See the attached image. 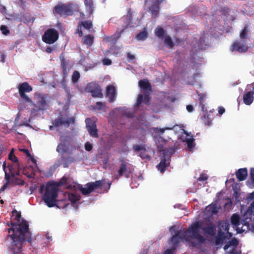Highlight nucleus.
Listing matches in <instances>:
<instances>
[{"label":"nucleus","instance_id":"2f4dec72","mask_svg":"<svg viewBox=\"0 0 254 254\" xmlns=\"http://www.w3.org/2000/svg\"><path fill=\"white\" fill-rule=\"evenodd\" d=\"M163 39H164L165 44L167 47L172 48L174 46L175 44L169 36L166 35Z\"/></svg>","mask_w":254,"mask_h":254},{"label":"nucleus","instance_id":"8fccbe9b","mask_svg":"<svg viewBox=\"0 0 254 254\" xmlns=\"http://www.w3.org/2000/svg\"><path fill=\"white\" fill-rule=\"evenodd\" d=\"M187 110L189 112H191L193 111V107L191 105H188Z\"/></svg>","mask_w":254,"mask_h":254},{"label":"nucleus","instance_id":"c9c22d12","mask_svg":"<svg viewBox=\"0 0 254 254\" xmlns=\"http://www.w3.org/2000/svg\"><path fill=\"white\" fill-rule=\"evenodd\" d=\"M80 77V74L78 71H75L72 76V81L73 82H76L78 81V79Z\"/></svg>","mask_w":254,"mask_h":254},{"label":"nucleus","instance_id":"5701e85b","mask_svg":"<svg viewBox=\"0 0 254 254\" xmlns=\"http://www.w3.org/2000/svg\"><path fill=\"white\" fill-rule=\"evenodd\" d=\"M236 176L240 181L245 180L248 175V171L246 168L239 169L236 173Z\"/></svg>","mask_w":254,"mask_h":254},{"label":"nucleus","instance_id":"20e7f679","mask_svg":"<svg viewBox=\"0 0 254 254\" xmlns=\"http://www.w3.org/2000/svg\"><path fill=\"white\" fill-rule=\"evenodd\" d=\"M49 107V97L46 94L36 92L34 94L32 103H26L25 110L20 109L16 120L22 118L26 123L25 125L28 126V122H30L33 117L39 115V112H44Z\"/></svg>","mask_w":254,"mask_h":254},{"label":"nucleus","instance_id":"a19ab883","mask_svg":"<svg viewBox=\"0 0 254 254\" xmlns=\"http://www.w3.org/2000/svg\"><path fill=\"white\" fill-rule=\"evenodd\" d=\"M0 30L4 35H7L9 33V31L7 27L5 25H1L0 27Z\"/></svg>","mask_w":254,"mask_h":254},{"label":"nucleus","instance_id":"2eb2a0df","mask_svg":"<svg viewBox=\"0 0 254 254\" xmlns=\"http://www.w3.org/2000/svg\"><path fill=\"white\" fill-rule=\"evenodd\" d=\"M101 185H102V182L99 181L95 183L87 184L84 187L79 186V189L83 194L87 195L95 189L97 188Z\"/></svg>","mask_w":254,"mask_h":254},{"label":"nucleus","instance_id":"79ce46f5","mask_svg":"<svg viewBox=\"0 0 254 254\" xmlns=\"http://www.w3.org/2000/svg\"><path fill=\"white\" fill-rule=\"evenodd\" d=\"M208 176L206 174H202L198 179V181H204L207 180Z\"/></svg>","mask_w":254,"mask_h":254},{"label":"nucleus","instance_id":"4468645a","mask_svg":"<svg viewBox=\"0 0 254 254\" xmlns=\"http://www.w3.org/2000/svg\"><path fill=\"white\" fill-rule=\"evenodd\" d=\"M59 37V34L57 31L54 29L47 30L43 36L44 42L48 44L54 43Z\"/></svg>","mask_w":254,"mask_h":254},{"label":"nucleus","instance_id":"a878e982","mask_svg":"<svg viewBox=\"0 0 254 254\" xmlns=\"http://www.w3.org/2000/svg\"><path fill=\"white\" fill-rule=\"evenodd\" d=\"M149 99L150 97L148 94H145L144 96L141 94H139L138 97L136 106H138L142 103L147 104L149 101Z\"/></svg>","mask_w":254,"mask_h":254},{"label":"nucleus","instance_id":"bb28decb","mask_svg":"<svg viewBox=\"0 0 254 254\" xmlns=\"http://www.w3.org/2000/svg\"><path fill=\"white\" fill-rule=\"evenodd\" d=\"M139 86L146 92H148L151 90L150 84L147 80L143 79L139 81Z\"/></svg>","mask_w":254,"mask_h":254},{"label":"nucleus","instance_id":"e433bc0d","mask_svg":"<svg viewBox=\"0 0 254 254\" xmlns=\"http://www.w3.org/2000/svg\"><path fill=\"white\" fill-rule=\"evenodd\" d=\"M8 158L14 162H16L17 161V157L14 154V149H12L8 155Z\"/></svg>","mask_w":254,"mask_h":254},{"label":"nucleus","instance_id":"4be33fe9","mask_svg":"<svg viewBox=\"0 0 254 254\" xmlns=\"http://www.w3.org/2000/svg\"><path fill=\"white\" fill-rule=\"evenodd\" d=\"M68 197L69 200L73 204V206L76 207V204L79 200L80 197L77 191L69 192L68 193Z\"/></svg>","mask_w":254,"mask_h":254},{"label":"nucleus","instance_id":"9d476101","mask_svg":"<svg viewBox=\"0 0 254 254\" xmlns=\"http://www.w3.org/2000/svg\"><path fill=\"white\" fill-rule=\"evenodd\" d=\"M77 6L73 3L68 4H62L55 7V11L61 15H70L73 9H77Z\"/></svg>","mask_w":254,"mask_h":254},{"label":"nucleus","instance_id":"58836bf2","mask_svg":"<svg viewBox=\"0 0 254 254\" xmlns=\"http://www.w3.org/2000/svg\"><path fill=\"white\" fill-rule=\"evenodd\" d=\"M20 150L21 151H22V152H24V153L26 154V155H27V156H28V157H30V158H31V159L32 162L33 163L36 164V159H34V158H33V157L31 156V155H30V153L29 152V151H28L27 149H20Z\"/></svg>","mask_w":254,"mask_h":254},{"label":"nucleus","instance_id":"6ab92c4d","mask_svg":"<svg viewBox=\"0 0 254 254\" xmlns=\"http://www.w3.org/2000/svg\"><path fill=\"white\" fill-rule=\"evenodd\" d=\"M133 149L135 151L138 152V154L143 159L148 158V155L146 153L145 149L142 145H134Z\"/></svg>","mask_w":254,"mask_h":254},{"label":"nucleus","instance_id":"b1692460","mask_svg":"<svg viewBox=\"0 0 254 254\" xmlns=\"http://www.w3.org/2000/svg\"><path fill=\"white\" fill-rule=\"evenodd\" d=\"M131 172V170L130 166L126 165L125 164H122L121 166L119 173L120 176L125 174L126 176L128 178Z\"/></svg>","mask_w":254,"mask_h":254},{"label":"nucleus","instance_id":"052dcab7","mask_svg":"<svg viewBox=\"0 0 254 254\" xmlns=\"http://www.w3.org/2000/svg\"><path fill=\"white\" fill-rule=\"evenodd\" d=\"M109 53L113 54H117L115 52L113 51V49H110V50L108 51Z\"/></svg>","mask_w":254,"mask_h":254},{"label":"nucleus","instance_id":"c85d7f7f","mask_svg":"<svg viewBox=\"0 0 254 254\" xmlns=\"http://www.w3.org/2000/svg\"><path fill=\"white\" fill-rule=\"evenodd\" d=\"M73 119H70L68 121H65L63 119L60 118L57 121H55L54 125L56 126H59L60 125H64V126H68L69 123H73Z\"/></svg>","mask_w":254,"mask_h":254},{"label":"nucleus","instance_id":"37998d69","mask_svg":"<svg viewBox=\"0 0 254 254\" xmlns=\"http://www.w3.org/2000/svg\"><path fill=\"white\" fill-rule=\"evenodd\" d=\"M85 149L87 151H90L92 149V145L89 142L85 144Z\"/></svg>","mask_w":254,"mask_h":254},{"label":"nucleus","instance_id":"72a5a7b5","mask_svg":"<svg viewBox=\"0 0 254 254\" xmlns=\"http://www.w3.org/2000/svg\"><path fill=\"white\" fill-rule=\"evenodd\" d=\"M147 37V32L145 29L144 30L139 33H138L136 36V39L138 40L143 41Z\"/></svg>","mask_w":254,"mask_h":254},{"label":"nucleus","instance_id":"4c0bfd02","mask_svg":"<svg viewBox=\"0 0 254 254\" xmlns=\"http://www.w3.org/2000/svg\"><path fill=\"white\" fill-rule=\"evenodd\" d=\"M6 164L5 162H4L2 165V168H3V171L5 173V179L8 182L10 179V175L7 172V170L6 169Z\"/></svg>","mask_w":254,"mask_h":254},{"label":"nucleus","instance_id":"0e129e2a","mask_svg":"<svg viewBox=\"0 0 254 254\" xmlns=\"http://www.w3.org/2000/svg\"><path fill=\"white\" fill-rule=\"evenodd\" d=\"M125 114V115H126V116H128V117H130V114H129V113H126V112Z\"/></svg>","mask_w":254,"mask_h":254},{"label":"nucleus","instance_id":"6e6552de","mask_svg":"<svg viewBox=\"0 0 254 254\" xmlns=\"http://www.w3.org/2000/svg\"><path fill=\"white\" fill-rule=\"evenodd\" d=\"M17 89L19 94V96L22 100L25 103H32L31 99L26 95V93H29L32 91V87L27 82H24L20 83L17 86Z\"/></svg>","mask_w":254,"mask_h":254},{"label":"nucleus","instance_id":"f03ea898","mask_svg":"<svg viewBox=\"0 0 254 254\" xmlns=\"http://www.w3.org/2000/svg\"><path fill=\"white\" fill-rule=\"evenodd\" d=\"M12 217L16 221L15 223H7L11 227L8 229V237L11 241L9 247V254H21V249L23 241L30 242L31 240L30 233L28 231L27 223L21 218L19 212L13 210Z\"/></svg>","mask_w":254,"mask_h":254},{"label":"nucleus","instance_id":"423d86ee","mask_svg":"<svg viewBox=\"0 0 254 254\" xmlns=\"http://www.w3.org/2000/svg\"><path fill=\"white\" fill-rule=\"evenodd\" d=\"M57 186L51 183L46 186H42L40 188V192L43 194V200L49 207H53L56 205L57 196Z\"/></svg>","mask_w":254,"mask_h":254},{"label":"nucleus","instance_id":"f257e3e1","mask_svg":"<svg viewBox=\"0 0 254 254\" xmlns=\"http://www.w3.org/2000/svg\"><path fill=\"white\" fill-rule=\"evenodd\" d=\"M215 225L211 223L204 221H198L193 223L185 232L178 231L171 239V243L174 248L167 250L164 254H173L175 248L183 239L191 244L193 246H197L205 241L204 235L212 236L215 235Z\"/></svg>","mask_w":254,"mask_h":254},{"label":"nucleus","instance_id":"864d4df0","mask_svg":"<svg viewBox=\"0 0 254 254\" xmlns=\"http://www.w3.org/2000/svg\"><path fill=\"white\" fill-rule=\"evenodd\" d=\"M136 120H137L139 125L141 124H143V120L142 119V117H140L139 118L137 119Z\"/></svg>","mask_w":254,"mask_h":254},{"label":"nucleus","instance_id":"3c124183","mask_svg":"<svg viewBox=\"0 0 254 254\" xmlns=\"http://www.w3.org/2000/svg\"><path fill=\"white\" fill-rule=\"evenodd\" d=\"M63 66V70L64 74H66L67 73V70H66V68L65 65L64 64L63 61H62Z\"/></svg>","mask_w":254,"mask_h":254},{"label":"nucleus","instance_id":"5fc2aeb1","mask_svg":"<svg viewBox=\"0 0 254 254\" xmlns=\"http://www.w3.org/2000/svg\"><path fill=\"white\" fill-rule=\"evenodd\" d=\"M127 57H128V59L130 60V61L133 60L134 59V56H133L130 54H127Z\"/></svg>","mask_w":254,"mask_h":254},{"label":"nucleus","instance_id":"13d9d810","mask_svg":"<svg viewBox=\"0 0 254 254\" xmlns=\"http://www.w3.org/2000/svg\"><path fill=\"white\" fill-rule=\"evenodd\" d=\"M6 187H7V185L6 184L4 185L2 187V188L0 189V193L1 192L3 191L6 189Z\"/></svg>","mask_w":254,"mask_h":254},{"label":"nucleus","instance_id":"338daca9","mask_svg":"<svg viewBox=\"0 0 254 254\" xmlns=\"http://www.w3.org/2000/svg\"><path fill=\"white\" fill-rule=\"evenodd\" d=\"M252 92V94H254V87H253V90L251 91Z\"/></svg>","mask_w":254,"mask_h":254},{"label":"nucleus","instance_id":"393cba45","mask_svg":"<svg viewBox=\"0 0 254 254\" xmlns=\"http://www.w3.org/2000/svg\"><path fill=\"white\" fill-rule=\"evenodd\" d=\"M244 102L246 105H251L254 100V96L252 92L251 91H249L247 93L244 95L243 97Z\"/></svg>","mask_w":254,"mask_h":254},{"label":"nucleus","instance_id":"a18cd8bd","mask_svg":"<svg viewBox=\"0 0 254 254\" xmlns=\"http://www.w3.org/2000/svg\"><path fill=\"white\" fill-rule=\"evenodd\" d=\"M103 63L104 65H108L111 64L112 62L110 59H104L103 60Z\"/></svg>","mask_w":254,"mask_h":254},{"label":"nucleus","instance_id":"c03bdc74","mask_svg":"<svg viewBox=\"0 0 254 254\" xmlns=\"http://www.w3.org/2000/svg\"><path fill=\"white\" fill-rule=\"evenodd\" d=\"M118 38H119V36L118 37H116V38L114 37H111L109 38H107L106 40L108 42L114 43L115 42V41L117 40V39Z\"/></svg>","mask_w":254,"mask_h":254},{"label":"nucleus","instance_id":"9b49d317","mask_svg":"<svg viewBox=\"0 0 254 254\" xmlns=\"http://www.w3.org/2000/svg\"><path fill=\"white\" fill-rule=\"evenodd\" d=\"M225 254H240L241 251L238 247V241L236 239H233L228 242L224 246Z\"/></svg>","mask_w":254,"mask_h":254},{"label":"nucleus","instance_id":"ea45409f","mask_svg":"<svg viewBox=\"0 0 254 254\" xmlns=\"http://www.w3.org/2000/svg\"><path fill=\"white\" fill-rule=\"evenodd\" d=\"M105 109V105L103 103L97 102V103L95 106V109L104 110Z\"/></svg>","mask_w":254,"mask_h":254},{"label":"nucleus","instance_id":"c756f323","mask_svg":"<svg viewBox=\"0 0 254 254\" xmlns=\"http://www.w3.org/2000/svg\"><path fill=\"white\" fill-rule=\"evenodd\" d=\"M155 35L159 38L163 39L164 37L166 35L165 31L161 27H157L155 30Z\"/></svg>","mask_w":254,"mask_h":254},{"label":"nucleus","instance_id":"0eeeda50","mask_svg":"<svg viewBox=\"0 0 254 254\" xmlns=\"http://www.w3.org/2000/svg\"><path fill=\"white\" fill-rule=\"evenodd\" d=\"M229 226V224L227 221H223L219 223L218 234L216 240L217 245L223 243L226 238H230L232 236V233L228 231Z\"/></svg>","mask_w":254,"mask_h":254},{"label":"nucleus","instance_id":"603ef678","mask_svg":"<svg viewBox=\"0 0 254 254\" xmlns=\"http://www.w3.org/2000/svg\"><path fill=\"white\" fill-rule=\"evenodd\" d=\"M199 98H200V102L201 103L205 98V95L200 94L199 95Z\"/></svg>","mask_w":254,"mask_h":254},{"label":"nucleus","instance_id":"473e14b6","mask_svg":"<svg viewBox=\"0 0 254 254\" xmlns=\"http://www.w3.org/2000/svg\"><path fill=\"white\" fill-rule=\"evenodd\" d=\"M93 37L91 35H87L84 37L82 39V41L84 44L90 46L92 45L93 42Z\"/></svg>","mask_w":254,"mask_h":254},{"label":"nucleus","instance_id":"09e8293b","mask_svg":"<svg viewBox=\"0 0 254 254\" xmlns=\"http://www.w3.org/2000/svg\"><path fill=\"white\" fill-rule=\"evenodd\" d=\"M219 114L221 115L225 112V109L223 107H219L218 110Z\"/></svg>","mask_w":254,"mask_h":254},{"label":"nucleus","instance_id":"7ed1b4c3","mask_svg":"<svg viewBox=\"0 0 254 254\" xmlns=\"http://www.w3.org/2000/svg\"><path fill=\"white\" fill-rule=\"evenodd\" d=\"M250 178L248 181V185L254 188V168L251 169ZM231 222L237 233H242L248 230L254 232V201L241 218L237 214H234L231 217Z\"/></svg>","mask_w":254,"mask_h":254},{"label":"nucleus","instance_id":"aec40b11","mask_svg":"<svg viewBox=\"0 0 254 254\" xmlns=\"http://www.w3.org/2000/svg\"><path fill=\"white\" fill-rule=\"evenodd\" d=\"M92 24L90 21H85L81 22V23L79 24V26L77 30V33L78 34L80 37H81L83 35L82 32L81 31L82 26L85 29L89 30L92 27Z\"/></svg>","mask_w":254,"mask_h":254},{"label":"nucleus","instance_id":"f704fd0d","mask_svg":"<svg viewBox=\"0 0 254 254\" xmlns=\"http://www.w3.org/2000/svg\"><path fill=\"white\" fill-rule=\"evenodd\" d=\"M92 96L95 97L102 98L103 94L100 88L97 87L92 91Z\"/></svg>","mask_w":254,"mask_h":254},{"label":"nucleus","instance_id":"7c9ffc66","mask_svg":"<svg viewBox=\"0 0 254 254\" xmlns=\"http://www.w3.org/2000/svg\"><path fill=\"white\" fill-rule=\"evenodd\" d=\"M85 5L89 14H90L93 11V2L92 0H85Z\"/></svg>","mask_w":254,"mask_h":254},{"label":"nucleus","instance_id":"680f3d73","mask_svg":"<svg viewBox=\"0 0 254 254\" xmlns=\"http://www.w3.org/2000/svg\"><path fill=\"white\" fill-rule=\"evenodd\" d=\"M5 8L4 7H2V9L1 10V12L2 13H4L5 12Z\"/></svg>","mask_w":254,"mask_h":254},{"label":"nucleus","instance_id":"39448f33","mask_svg":"<svg viewBox=\"0 0 254 254\" xmlns=\"http://www.w3.org/2000/svg\"><path fill=\"white\" fill-rule=\"evenodd\" d=\"M177 126L176 125L173 127H166L162 128L154 127L151 129L150 131L154 136V141L159 151V156L162 157L160 163L157 166L158 170L160 172H163L166 168L169 166L170 156L175 152V149L173 147L168 148V142L160 135L162 134L165 130L173 129Z\"/></svg>","mask_w":254,"mask_h":254},{"label":"nucleus","instance_id":"6e6d98bb","mask_svg":"<svg viewBox=\"0 0 254 254\" xmlns=\"http://www.w3.org/2000/svg\"><path fill=\"white\" fill-rule=\"evenodd\" d=\"M53 51V49L51 47H48L46 48V51L47 53H51Z\"/></svg>","mask_w":254,"mask_h":254},{"label":"nucleus","instance_id":"4d7b16f0","mask_svg":"<svg viewBox=\"0 0 254 254\" xmlns=\"http://www.w3.org/2000/svg\"><path fill=\"white\" fill-rule=\"evenodd\" d=\"M6 187H7V185L6 184L4 185L2 187V188L0 189V193L1 192L3 191L6 189Z\"/></svg>","mask_w":254,"mask_h":254},{"label":"nucleus","instance_id":"de8ad7c7","mask_svg":"<svg viewBox=\"0 0 254 254\" xmlns=\"http://www.w3.org/2000/svg\"><path fill=\"white\" fill-rule=\"evenodd\" d=\"M126 18H128V21H127V25H129V24H131V23H130V20H131V19H130V18H131V14H130L129 12V13H128V14L127 15Z\"/></svg>","mask_w":254,"mask_h":254},{"label":"nucleus","instance_id":"69168bd1","mask_svg":"<svg viewBox=\"0 0 254 254\" xmlns=\"http://www.w3.org/2000/svg\"><path fill=\"white\" fill-rule=\"evenodd\" d=\"M174 229H175V227H172L171 228H170V230L171 231H172L173 230H174Z\"/></svg>","mask_w":254,"mask_h":254},{"label":"nucleus","instance_id":"cd10ccee","mask_svg":"<svg viewBox=\"0 0 254 254\" xmlns=\"http://www.w3.org/2000/svg\"><path fill=\"white\" fill-rule=\"evenodd\" d=\"M75 161V160L72 157H68L66 159L62 157L60 159L61 165H63L64 168L67 167L69 164H70Z\"/></svg>","mask_w":254,"mask_h":254},{"label":"nucleus","instance_id":"774afa93","mask_svg":"<svg viewBox=\"0 0 254 254\" xmlns=\"http://www.w3.org/2000/svg\"><path fill=\"white\" fill-rule=\"evenodd\" d=\"M140 254H146V252H143Z\"/></svg>","mask_w":254,"mask_h":254},{"label":"nucleus","instance_id":"a211bd4d","mask_svg":"<svg viewBox=\"0 0 254 254\" xmlns=\"http://www.w3.org/2000/svg\"><path fill=\"white\" fill-rule=\"evenodd\" d=\"M106 96L110 102L114 101L116 98V91L114 86L109 85L106 89Z\"/></svg>","mask_w":254,"mask_h":254},{"label":"nucleus","instance_id":"412c9836","mask_svg":"<svg viewBox=\"0 0 254 254\" xmlns=\"http://www.w3.org/2000/svg\"><path fill=\"white\" fill-rule=\"evenodd\" d=\"M68 139L66 140L64 137H62L61 138V142L57 147V151L60 153L65 152L67 148V141Z\"/></svg>","mask_w":254,"mask_h":254},{"label":"nucleus","instance_id":"dca6fc26","mask_svg":"<svg viewBox=\"0 0 254 254\" xmlns=\"http://www.w3.org/2000/svg\"><path fill=\"white\" fill-rule=\"evenodd\" d=\"M85 123L86 128L90 135L94 137H97L98 133L95 124V119L88 118L86 119Z\"/></svg>","mask_w":254,"mask_h":254},{"label":"nucleus","instance_id":"f3484780","mask_svg":"<svg viewBox=\"0 0 254 254\" xmlns=\"http://www.w3.org/2000/svg\"><path fill=\"white\" fill-rule=\"evenodd\" d=\"M219 207L216 204L212 203L206 207L204 211V215L205 218H209L214 214L217 212Z\"/></svg>","mask_w":254,"mask_h":254},{"label":"nucleus","instance_id":"ddd939ff","mask_svg":"<svg viewBox=\"0 0 254 254\" xmlns=\"http://www.w3.org/2000/svg\"><path fill=\"white\" fill-rule=\"evenodd\" d=\"M165 0H156L154 1L153 0H145V6L148 8L152 14L154 16L157 15L159 12V4L163 2Z\"/></svg>","mask_w":254,"mask_h":254},{"label":"nucleus","instance_id":"f8f14e48","mask_svg":"<svg viewBox=\"0 0 254 254\" xmlns=\"http://www.w3.org/2000/svg\"><path fill=\"white\" fill-rule=\"evenodd\" d=\"M181 134L180 138L184 142H186L187 144L188 148L190 151H192L194 147V138L193 136L190 133L181 129Z\"/></svg>","mask_w":254,"mask_h":254},{"label":"nucleus","instance_id":"49530a36","mask_svg":"<svg viewBox=\"0 0 254 254\" xmlns=\"http://www.w3.org/2000/svg\"><path fill=\"white\" fill-rule=\"evenodd\" d=\"M116 112H123V109H117L116 110H115L114 111H112L110 114V116H114V114Z\"/></svg>","mask_w":254,"mask_h":254},{"label":"nucleus","instance_id":"bf43d9fd","mask_svg":"<svg viewBox=\"0 0 254 254\" xmlns=\"http://www.w3.org/2000/svg\"><path fill=\"white\" fill-rule=\"evenodd\" d=\"M0 57H1V61H2V62H4V58H5V57H4V55H3L2 53H1L0 52Z\"/></svg>","mask_w":254,"mask_h":254},{"label":"nucleus","instance_id":"1a4fd4ad","mask_svg":"<svg viewBox=\"0 0 254 254\" xmlns=\"http://www.w3.org/2000/svg\"><path fill=\"white\" fill-rule=\"evenodd\" d=\"M246 36V28H245L240 34V41H237L234 42L231 47L232 52L236 51L239 53H244L247 51L248 47L246 46L242 40Z\"/></svg>","mask_w":254,"mask_h":254},{"label":"nucleus","instance_id":"e2e57ef3","mask_svg":"<svg viewBox=\"0 0 254 254\" xmlns=\"http://www.w3.org/2000/svg\"><path fill=\"white\" fill-rule=\"evenodd\" d=\"M250 197H251V198H253V197H254V192H253V193H252L250 194Z\"/></svg>","mask_w":254,"mask_h":254}]
</instances>
